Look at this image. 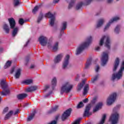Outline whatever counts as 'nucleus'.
Masks as SVG:
<instances>
[{
	"label": "nucleus",
	"mask_w": 124,
	"mask_h": 124,
	"mask_svg": "<svg viewBox=\"0 0 124 124\" xmlns=\"http://www.w3.org/2000/svg\"><path fill=\"white\" fill-rule=\"evenodd\" d=\"M92 43V37H90L88 38L86 42L83 43L81 45H80L79 47H78L77 49V52H76V55H79V54H81L82 52H83V50L84 49H86L87 47H88V46L91 44Z\"/></svg>",
	"instance_id": "obj_1"
},
{
	"label": "nucleus",
	"mask_w": 124,
	"mask_h": 124,
	"mask_svg": "<svg viewBox=\"0 0 124 124\" xmlns=\"http://www.w3.org/2000/svg\"><path fill=\"white\" fill-rule=\"evenodd\" d=\"M5 79H3L0 81V86L4 89V91L0 93L1 95H6L9 94L10 93L9 89H6V88H7V83L5 82Z\"/></svg>",
	"instance_id": "obj_2"
},
{
	"label": "nucleus",
	"mask_w": 124,
	"mask_h": 124,
	"mask_svg": "<svg viewBox=\"0 0 124 124\" xmlns=\"http://www.w3.org/2000/svg\"><path fill=\"white\" fill-rule=\"evenodd\" d=\"M73 88V86L72 85H71L68 82H67L61 88V94H62L63 93H69Z\"/></svg>",
	"instance_id": "obj_3"
},
{
	"label": "nucleus",
	"mask_w": 124,
	"mask_h": 124,
	"mask_svg": "<svg viewBox=\"0 0 124 124\" xmlns=\"http://www.w3.org/2000/svg\"><path fill=\"white\" fill-rule=\"evenodd\" d=\"M105 39L106 40L105 47H107L108 49H110V39H109V37L104 36L100 41L99 45L100 46H102L103 45V43L104 42Z\"/></svg>",
	"instance_id": "obj_4"
},
{
	"label": "nucleus",
	"mask_w": 124,
	"mask_h": 124,
	"mask_svg": "<svg viewBox=\"0 0 124 124\" xmlns=\"http://www.w3.org/2000/svg\"><path fill=\"white\" fill-rule=\"evenodd\" d=\"M119 120V114L115 112L111 114L109 118V122H111L112 124H116L118 123V121Z\"/></svg>",
	"instance_id": "obj_5"
},
{
	"label": "nucleus",
	"mask_w": 124,
	"mask_h": 124,
	"mask_svg": "<svg viewBox=\"0 0 124 124\" xmlns=\"http://www.w3.org/2000/svg\"><path fill=\"white\" fill-rule=\"evenodd\" d=\"M116 97H117V93H113L108 98L107 103V105H111L116 100Z\"/></svg>",
	"instance_id": "obj_6"
},
{
	"label": "nucleus",
	"mask_w": 124,
	"mask_h": 124,
	"mask_svg": "<svg viewBox=\"0 0 124 124\" xmlns=\"http://www.w3.org/2000/svg\"><path fill=\"white\" fill-rule=\"evenodd\" d=\"M45 17L46 18H50V20L49 21V24L53 27L54 26V24L55 23V16L51 14V13L48 12L47 14L45 15Z\"/></svg>",
	"instance_id": "obj_7"
},
{
	"label": "nucleus",
	"mask_w": 124,
	"mask_h": 124,
	"mask_svg": "<svg viewBox=\"0 0 124 124\" xmlns=\"http://www.w3.org/2000/svg\"><path fill=\"white\" fill-rule=\"evenodd\" d=\"M101 62H102V65L104 66L107 62H108V52H103L102 58H101Z\"/></svg>",
	"instance_id": "obj_8"
},
{
	"label": "nucleus",
	"mask_w": 124,
	"mask_h": 124,
	"mask_svg": "<svg viewBox=\"0 0 124 124\" xmlns=\"http://www.w3.org/2000/svg\"><path fill=\"white\" fill-rule=\"evenodd\" d=\"M71 111H72L71 108H69L63 113L62 117V121H64L67 118H68V117L70 116Z\"/></svg>",
	"instance_id": "obj_9"
},
{
	"label": "nucleus",
	"mask_w": 124,
	"mask_h": 124,
	"mask_svg": "<svg viewBox=\"0 0 124 124\" xmlns=\"http://www.w3.org/2000/svg\"><path fill=\"white\" fill-rule=\"evenodd\" d=\"M39 42L42 46H45L47 44V38L41 36L39 38Z\"/></svg>",
	"instance_id": "obj_10"
},
{
	"label": "nucleus",
	"mask_w": 124,
	"mask_h": 124,
	"mask_svg": "<svg viewBox=\"0 0 124 124\" xmlns=\"http://www.w3.org/2000/svg\"><path fill=\"white\" fill-rule=\"evenodd\" d=\"M90 109H91V104L87 105L86 107V109L84 113V117H89L92 115L91 112H89Z\"/></svg>",
	"instance_id": "obj_11"
},
{
	"label": "nucleus",
	"mask_w": 124,
	"mask_h": 124,
	"mask_svg": "<svg viewBox=\"0 0 124 124\" xmlns=\"http://www.w3.org/2000/svg\"><path fill=\"white\" fill-rule=\"evenodd\" d=\"M118 20H120V17H115L113 18V19H111L110 20L109 23L107 25V26L105 27V29H104V31L107 30V29L109 28V27H110V25L113 23V22H114V21H118Z\"/></svg>",
	"instance_id": "obj_12"
},
{
	"label": "nucleus",
	"mask_w": 124,
	"mask_h": 124,
	"mask_svg": "<svg viewBox=\"0 0 124 124\" xmlns=\"http://www.w3.org/2000/svg\"><path fill=\"white\" fill-rule=\"evenodd\" d=\"M69 58L70 57L68 55H67L66 56V57L64 59V61L62 65V68L63 69H65V68L67 67V65H68V61L69 60Z\"/></svg>",
	"instance_id": "obj_13"
},
{
	"label": "nucleus",
	"mask_w": 124,
	"mask_h": 124,
	"mask_svg": "<svg viewBox=\"0 0 124 124\" xmlns=\"http://www.w3.org/2000/svg\"><path fill=\"white\" fill-rule=\"evenodd\" d=\"M8 21L11 27V29H14L16 25V23L15 22V20L14 19V18H9Z\"/></svg>",
	"instance_id": "obj_14"
},
{
	"label": "nucleus",
	"mask_w": 124,
	"mask_h": 124,
	"mask_svg": "<svg viewBox=\"0 0 124 124\" xmlns=\"http://www.w3.org/2000/svg\"><path fill=\"white\" fill-rule=\"evenodd\" d=\"M120 63V59L119 58H116L114 62L113 71H116L117 68H118V66H119V64Z\"/></svg>",
	"instance_id": "obj_15"
},
{
	"label": "nucleus",
	"mask_w": 124,
	"mask_h": 124,
	"mask_svg": "<svg viewBox=\"0 0 124 124\" xmlns=\"http://www.w3.org/2000/svg\"><path fill=\"white\" fill-rule=\"evenodd\" d=\"M37 89V87L36 86H31L30 87L27 88L26 89V92H27V93H31V92H33L34 91H36V90Z\"/></svg>",
	"instance_id": "obj_16"
},
{
	"label": "nucleus",
	"mask_w": 124,
	"mask_h": 124,
	"mask_svg": "<svg viewBox=\"0 0 124 124\" xmlns=\"http://www.w3.org/2000/svg\"><path fill=\"white\" fill-rule=\"evenodd\" d=\"M102 105L103 104L102 103H99L95 107V108L93 109V112H97V111H98L99 109H101V107H102Z\"/></svg>",
	"instance_id": "obj_17"
},
{
	"label": "nucleus",
	"mask_w": 124,
	"mask_h": 124,
	"mask_svg": "<svg viewBox=\"0 0 124 124\" xmlns=\"http://www.w3.org/2000/svg\"><path fill=\"white\" fill-rule=\"evenodd\" d=\"M87 81V79H84L82 81V82L79 83L78 86V91H80L83 88V86L85 85V82Z\"/></svg>",
	"instance_id": "obj_18"
},
{
	"label": "nucleus",
	"mask_w": 124,
	"mask_h": 124,
	"mask_svg": "<svg viewBox=\"0 0 124 124\" xmlns=\"http://www.w3.org/2000/svg\"><path fill=\"white\" fill-rule=\"evenodd\" d=\"M62 55L59 54L58 55L54 60L55 63H58V62H60L62 60Z\"/></svg>",
	"instance_id": "obj_19"
},
{
	"label": "nucleus",
	"mask_w": 124,
	"mask_h": 124,
	"mask_svg": "<svg viewBox=\"0 0 124 124\" xmlns=\"http://www.w3.org/2000/svg\"><path fill=\"white\" fill-rule=\"evenodd\" d=\"M36 113V111H35V110H34L33 113H31L27 118V122H30V121H31V120L33 119V117H34Z\"/></svg>",
	"instance_id": "obj_20"
},
{
	"label": "nucleus",
	"mask_w": 124,
	"mask_h": 124,
	"mask_svg": "<svg viewBox=\"0 0 124 124\" xmlns=\"http://www.w3.org/2000/svg\"><path fill=\"white\" fill-rule=\"evenodd\" d=\"M28 95H27V94L26 93H22V94H19L18 95H17V98H18V99H24V98L27 97Z\"/></svg>",
	"instance_id": "obj_21"
},
{
	"label": "nucleus",
	"mask_w": 124,
	"mask_h": 124,
	"mask_svg": "<svg viewBox=\"0 0 124 124\" xmlns=\"http://www.w3.org/2000/svg\"><path fill=\"white\" fill-rule=\"evenodd\" d=\"M13 115V111L11 110L5 116L4 120H8Z\"/></svg>",
	"instance_id": "obj_22"
},
{
	"label": "nucleus",
	"mask_w": 124,
	"mask_h": 124,
	"mask_svg": "<svg viewBox=\"0 0 124 124\" xmlns=\"http://www.w3.org/2000/svg\"><path fill=\"white\" fill-rule=\"evenodd\" d=\"M32 83V79H26L22 81V84H25V85H30Z\"/></svg>",
	"instance_id": "obj_23"
},
{
	"label": "nucleus",
	"mask_w": 124,
	"mask_h": 124,
	"mask_svg": "<svg viewBox=\"0 0 124 124\" xmlns=\"http://www.w3.org/2000/svg\"><path fill=\"white\" fill-rule=\"evenodd\" d=\"M21 75V69H18L16 72L15 74V78L16 79H18L19 77H20V76Z\"/></svg>",
	"instance_id": "obj_24"
},
{
	"label": "nucleus",
	"mask_w": 124,
	"mask_h": 124,
	"mask_svg": "<svg viewBox=\"0 0 124 124\" xmlns=\"http://www.w3.org/2000/svg\"><path fill=\"white\" fill-rule=\"evenodd\" d=\"M89 84H86L84 88V92H83V94L84 95L87 94L88 93V91H89Z\"/></svg>",
	"instance_id": "obj_25"
},
{
	"label": "nucleus",
	"mask_w": 124,
	"mask_h": 124,
	"mask_svg": "<svg viewBox=\"0 0 124 124\" xmlns=\"http://www.w3.org/2000/svg\"><path fill=\"white\" fill-rule=\"evenodd\" d=\"M103 23H104V20L102 19H100L97 24V28H99L100 27H101V26H102V25L103 24Z\"/></svg>",
	"instance_id": "obj_26"
},
{
	"label": "nucleus",
	"mask_w": 124,
	"mask_h": 124,
	"mask_svg": "<svg viewBox=\"0 0 124 124\" xmlns=\"http://www.w3.org/2000/svg\"><path fill=\"white\" fill-rule=\"evenodd\" d=\"M92 62V58L88 59L85 64V68H88L90 65H91V63Z\"/></svg>",
	"instance_id": "obj_27"
},
{
	"label": "nucleus",
	"mask_w": 124,
	"mask_h": 124,
	"mask_svg": "<svg viewBox=\"0 0 124 124\" xmlns=\"http://www.w3.org/2000/svg\"><path fill=\"white\" fill-rule=\"evenodd\" d=\"M66 29V22H63L62 23V29L61 30V32H63V31Z\"/></svg>",
	"instance_id": "obj_28"
},
{
	"label": "nucleus",
	"mask_w": 124,
	"mask_h": 124,
	"mask_svg": "<svg viewBox=\"0 0 124 124\" xmlns=\"http://www.w3.org/2000/svg\"><path fill=\"white\" fill-rule=\"evenodd\" d=\"M51 85L52 86V88L53 87H55V86L57 85V79L56 78H53V79L52 80Z\"/></svg>",
	"instance_id": "obj_29"
},
{
	"label": "nucleus",
	"mask_w": 124,
	"mask_h": 124,
	"mask_svg": "<svg viewBox=\"0 0 124 124\" xmlns=\"http://www.w3.org/2000/svg\"><path fill=\"white\" fill-rule=\"evenodd\" d=\"M3 29L7 33H8V32H9V27H8V26H7L6 24L4 25Z\"/></svg>",
	"instance_id": "obj_30"
},
{
	"label": "nucleus",
	"mask_w": 124,
	"mask_h": 124,
	"mask_svg": "<svg viewBox=\"0 0 124 124\" xmlns=\"http://www.w3.org/2000/svg\"><path fill=\"white\" fill-rule=\"evenodd\" d=\"M11 63H12L11 61H8L6 63L5 66H4V68H5V69H6V68H8V67H9V66H10V65H11Z\"/></svg>",
	"instance_id": "obj_31"
},
{
	"label": "nucleus",
	"mask_w": 124,
	"mask_h": 124,
	"mask_svg": "<svg viewBox=\"0 0 124 124\" xmlns=\"http://www.w3.org/2000/svg\"><path fill=\"white\" fill-rule=\"evenodd\" d=\"M18 32V28H15L13 31L12 35L15 36Z\"/></svg>",
	"instance_id": "obj_32"
},
{
	"label": "nucleus",
	"mask_w": 124,
	"mask_h": 124,
	"mask_svg": "<svg viewBox=\"0 0 124 124\" xmlns=\"http://www.w3.org/2000/svg\"><path fill=\"white\" fill-rule=\"evenodd\" d=\"M39 8V6H36L35 7H34V9L32 10V13L33 14H35V13H36V12H37V10H38Z\"/></svg>",
	"instance_id": "obj_33"
},
{
	"label": "nucleus",
	"mask_w": 124,
	"mask_h": 124,
	"mask_svg": "<svg viewBox=\"0 0 124 124\" xmlns=\"http://www.w3.org/2000/svg\"><path fill=\"white\" fill-rule=\"evenodd\" d=\"M59 45V43L56 42L53 46V51H57L58 50V46Z\"/></svg>",
	"instance_id": "obj_34"
},
{
	"label": "nucleus",
	"mask_w": 124,
	"mask_h": 124,
	"mask_svg": "<svg viewBox=\"0 0 124 124\" xmlns=\"http://www.w3.org/2000/svg\"><path fill=\"white\" fill-rule=\"evenodd\" d=\"M82 5H83L82 2H80L79 4H78L77 5V7H76V9H77V10H78V9H80V8H81V7H82Z\"/></svg>",
	"instance_id": "obj_35"
},
{
	"label": "nucleus",
	"mask_w": 124,
	"mask_h": 124,
	"mask_svg": "<svg viewBox=\"0 0 124 124\" xmlns=\"http://www.w3.org/2000/svg\"><path fill=\"white\" fill-rule=\"evenodd\" d=\"M76 0H71V2L69 4L68 8H71L73 5V2H74Z\"/></svg>",
	"instance_id": "obj_36"
},
{
	"label": "nucleus",
	"mask_w": 124,
	"mask_h": 124,
	"mask_svg": "<svg viewBox=\"0 0 124 124\" xmlns=\"http://www.w3.org/2000/svg\"><path fill=\"white\" fill-rule=\"evenodd\" d=\"M84 106V104H83V102H80L77 106V108H81V107H83Z\"/></svg>",
	"instance_id": "obj_37"
},
{
	"label": "nucleus",
	"mask_w": 124,
	"mask_h": 124,
	"mask_svg": "<svg viewBox=\"0 0 124 124\" xmlns=\"http://www.w3.org/2000/svg\"><path fill=\"white\" fill-rule=\"evenodd\" d=\"M81 120L82 118H79L77 120H76L73 124H79L80 122L81 121Z\"/></svg>",
	"instance_id": "obj_38"
},
{
	"label": "nucleus",
	"mask_w": 124,
	"mask_h": 124,
	"mask_svg": "<svg viewBox=\"0 0 124 124\" xmlns=\"http://www.w3.org/2000/svg\"><path fill=\"white\" fill-rule=\"evenodd\" d=\"M14 3H15V6H17L20 2V1L19 0H14Z\"/></svg>",
	"instance_id": "obj_39"
},
{
	"label": "nucleus",
	"mask_w": 124,
	"mask_h": 124,
	"mask_svg": "<svg viewBox=\"0 0 124 124\" xmlns=\"http://www.w3.org/2000/svg\"><path fill=\"white\" fill-rule=\"evenodd\" d=\"M119 31H120V26L118 25L115 29V31L116 33H119Z\"/></svg>",
	"instance_id": "obj_40"
},
{
	"label": "nucleus",
	"mask_w": 124,
	"mask_h": 124,
	"mask_svg": "<svg viewBox=\"0 0 124 124\" xmlns=\"http://www.w3.org/2000/svg\"><path fill=\"white\" fill-rule=\"evenodd\" d=\"M24 19H23V18H20L19 19V24L20 25H23L24 24Z\"/></svg>",
	"instance_id": "obj_41"
},
{
	"label": "nucleus",
	"mask_w": 124,
	"mask_h": 124,
	"mask_svg": "<svg viewBox=\"0 0 124 124\" xmlns=\"http://www.w3.org/2000/svg\"><path fill=\"white\" fill-rule=\"evenodd\" d=\"M98 78V76H96L95 77H94L93 79H92V83H94V82L97 80Z\"/></svg>",
	"instance_id": "obj_42"
},
{
	"label": "nucleus",
	"mask_w": 124,
	"mask_h": 124,
	"mask_svg": "<svg viewBox=\"0 0 124 124\" xmlns=\"http://www.w3.org/2000/svg\"><path fill=\"white\" fill-rule=\"evenodd\" d=\"M43 18V16L41 15L40 16H39L38 20H37V22L39 23L41 20H42V18Z\"/></svg>",
	"instance_id": "obj_43"
},
{
	"label": "nucleus",
	"mask_w": 124,
	"mask_h": 124,
	"mask_svg": "<svg viewBox=\"0 0 124 124\" xmlns=\"http://www.w3.org/2000/svg\"><path fill=\"white\" fill-rule=\"evenodd\" d=\"M8 110H9L8 107H6V108H5L3 111V114L6 113V112H7Z\"/></svg>",
	"instance_id": "obj_44"
},
{
	"label": "nucleus",
	"mask_w": 124,
	"mask_h": 124,
	"mask_svg": "<svg viewBox=\"0 0 124 124\" xmlns=\"http://www.w3.org/2000/svg\"><path fill=\"white\" fill-rule=\"evenodd\" d=\"M88 102H89V99L88 98H86L83 100V102H84V103H87Z\"/></svg>",
	"instance_id": "obj_45"
},
{
	"label": "nucleus",
	"mask_w": 124,
	"mask_h": 124,
	"mask_svg": "<svg viewBox=\"0 0 124 124\" xmlns=\"http://www.w3.org/2000/svg\"><path fill=\"white\" fill-rule=\"evenodd\" d=\"M58 108H59V107L58 106H56L54 108H52V111H56L58 109Z\"/></svg>",
	"instance_id": "obj_46"
},
{
	"label": "nucleus",
	"mask_w": 124,
	"mask_h": 124,
	"mask_svg": "<svg viewBox=\"0 0 124 124\" xmlns=\"http://www.w3.org/2000/svg\"><path fill=\"white\" fill-rule=\"evenodd\" d=\"M14 70H15V67H13V68L11 69V71H10V73H11V74H12V73H13V72H14Z\"/></svg>",
	"instance_id": "obj_47"
},
{
	"label": "nucleus",
	"mask_w": 124,
	"mask_h": 124,
	"mask_svg": "<svg viewBox=\"0 0 124 124\" xmlns=\"http://www.w3.org/2000/svg\"><path fill=\"white\" fill-rule=\"evenodd\" d=\"M98 70H99V66L97 65L95 69L96 72H98Z\"/></svg>",
	"instance_id": "obj_48"
},
{
	"label": "nucleus",
	"mask_w": 124,
	"mask_h": 124,
	"mask_svg": "<svg viewBox=\"0 0 124 124\" xmlns=\"http://www.w3.org/2000/svg\"><path fill=\"white\" fill-rule=\"evenodd\" d=\"M19 113V109H17L15 113H14V115H17V114Z\"/></svg>",
	"instance_id": "obj_49"
},
{
	"label": "nucleus",
	"mask_w": 124,
	"mask_h": 124,
	"mask_svg": "<svg viewBox=\"0 0 124 124\" xmlns=\"http://www.w3.org/2000/svg\"><path fill=\"white\" fill-rule=\"evenodd\" d=\"M59 1L60 0H54L53 3H58V2H59Z\"/></svg>",
	"instance_id": "obj_50"
},
{
	"label": "nucleus",
	"mask_w": 124,
	"mask_h": 124,
	"mask_svg": "<svg viewBox=\"0 0 124 124\" xmlns=\"http://www.w3.org/2000/svg\"><path fill=\"white\" fill-rule=\"evenodd\" d=\"M96 101V98H94V99H93L92 103H94Z\"/></svg>",
	"instance_id": "obj_51"
},
{
	"label": "nucleus",
	"mask_w": 124,
	"mask_h": 124,
	"mask_svg": "<svg viewBox=\"0 0 124 124\" xmlns=\"http://www.w3.org/2000/svg\"><path fill=\"white\" fill-rule=\"evenodd\" d=\"M99 49H100V47L99 46H97L95 48V50H96V51H98Z\"/></svg>",
	"instance_id": "obj_52"
},
{
	"label": "nucleus",
	"mask_w": 124,
	"mask_h": 124,
	"mask_svg": "<svg viewBox=\"0 0 124 124\" xmlns=\"http://www.w3.org/2000/svg\"><path fill=\"white\" fill-rule=\"evenodd\" d=\"M47 89H49V86L48 85H46L45 86V91H46V90H47Z\"/></svg>",
	"instance_id": "obj_53"
},
{
	"label": "nucleus",
	"mask_w": 124,
	"mask_h": 124,
	"mask_svg": "<svg viewBox=\"0 0 124 124\" xmlns=\"http://www.w3.org/2000/svg\"><path fill=\"white\" fill-rule=\"evenodd\" d=\"M113 0H108V3H111V2H112V1Z\"/></svg>",
	"instance_id": "obj_54"
},
{
	"label": "nucleus",
	"mask_w": 124,
	"mask_h": 124,
	"mask_svg": "<svg viewBox=\"0 0 124 124\" xmlns=\"http://www.w3.org/2000/svg\"><path fill=\"white\" fill-rule=\"evenodd\" d=\"M2 50H3L2 47H0V53H1V52H2Z\"/></svg>",
	"instance_id": "obj_55"
},
{
	"label": "nucleus",
	"mask_w": 124,
	"mask_h": 124,
	"mask_svg": "<svg viewBox=\"0 0 124 124\" xmlns=\"http://www.w3.org/2000/svg\"><path fill=\"white\" fill-rule=\"evenodd\" d=\"M59 117L60 116L59 115L56 116V117H55V120H58V119H59Z\"/></svg>",
	"instance_id": "obj_56"
},
{
	"label": "nucleus",
	"mask_w": 124,
	"mask_h": 124,
	"mask_svg": "<svg viewBox=\"0 0 124 124\" xmlns=\"http://www.w3.org/2000/svg\"><path fill=\"white\" fill-rule=\"evenodd\" d=\"M34 68V65H31V68Z\"/></svg>",
	"instance_id": "obj_57"
},
{
	"label": "nucleus",
	"mask_w": 124,
	"mask_h": 124,
	"mask_svg": "<svg viewBox=\"0 0 124 124\" xmlns=\"http://www.w3.org/2000/svg\"><path fill=\"white\" fill-rule=\"evenodd\" d=\"M88 2H91L92 1V0H87Z\"/></svg>",
	"instance_id": "obj_58"
},
{
	"label": "nucleus",
	"mask_w": 124,
	"mask_h": 124,
	"mask_svg": "<svg viewBox=\"0 0 124 124\" xmlns=\"http://www.w3.org/2000/svg\"><path fill=\"white\" fill-rule=\"evenodd\" d=\"M78 80V78H76V80L77 81Z\"/></svg>",
	"instance_id": "obj_59"
},
{
	"label": "nucleus",
	"mask_w": 124,
	"mask_h": 124,
	"mask_svg": "<svg viewBox=\"0 0 124 124\" xmlns=\"http://www.w3.org/2000/svg\"><path fill=\"white\" fill-rule=\"evenodd\" d=\"M117 0V1H119V0Z\"/></svg>",
	"instance_id": "obj_60"
},
{
	"label": "nucleus",
	"mask_w": 124,
	"mask_h": 124,
	"mask_svg": "<svg viewBox=\"0 0 124 124\" xmlns=\"http://www.w3.org/2000/svg\"><path fill=\"white\" fill-rule=\"evenodd\" d=\"M78 77H79V76H78Z\"/></svg>",
	"instance_id": "obj_61"
},
{
	"label": "nucleus",
	"mask_w": 124,
	"mask_h": 124,
	"mask_svg": "<svg viewBox=\"0 0 124 124\" xmlns=\"http://www.w3.org/2000/svg\"><path fill=\"white\" fill-rule=\"evenodd\" d=\"M120 106H119V107H120Z\"/></svg>",
	"instance_id": "obj_62"
}]
</instances>
